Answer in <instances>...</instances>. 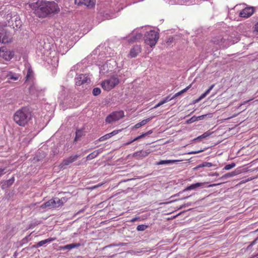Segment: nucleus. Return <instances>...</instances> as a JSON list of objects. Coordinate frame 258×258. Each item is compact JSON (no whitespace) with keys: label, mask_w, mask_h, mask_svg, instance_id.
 <instances>
[{"label":"nucleus","mask_w":258,"mask_h":258,"mask_svg":"<svg viewBox=\"0 0 258 258\" xmlns=\"http://www.w3.org/2000/svg\"><path fill=\"white\" fill-rule=\"evenodd\" d=\"M33 13L39 18H46L58 14L60 8L58 4L54 1L38 0L29 5Z\"/></svg>","instance_id":"f257e3e1"},{"label":"nucleus","mask_w":258,"mask_h":258,"mask_svg":"<svg viewBox=\"0 0 258 258\" xmlns=\"http://www.w3.org/2000/svg\"><path fill=\"white\" fill-rule=\"evenodd\" d=\"M32 118L31 112L27 107L17 110L13 115V120L19 126H25Z\"/></svg>","instance_id":"f03ea898"},{"label":"nucleus","mask_w":258,"mask_h":258,"mask_svg":"<svg viewBox=\"0 0 258 258\" xmlns=\"http://www.w3.org/2000/svg\"><path fill=\"white\" fill-rule=\"evenodd\" d=\"M159 38V34L154 30L147 31L144 37L145 43L151 47L154 46Z\"/></svg>","instance_id":"7ed1b4c3"},{"label":"nucleus","mask_w":258,"mask_h":258,"mask_svg":"<svg viewBox=\"0 0 258 258\" xmlns=\"http://www.w3.org/2000/svg\"><path fill=\"white\" fill-rule=\"evenodd\" d=\"M119 83V80L117 77H111L105 80L101 83L102 88L105 91H109Z\"/></svg>","instance_id":"20e7f679"},{"label":"nucleus","mask_w":258,"mask_h":258,"mask_svg":"<svg viewBox=\"0 0 258 258\" xmlns=\"http://www.w3.org/2000/svg\"><path fill=\"white\" fill-rule=\"evenodd\" d=\"M124 116V113L123 110L113 111L106 117L105 122L111 123L122 118Z\"/></svg>","instance_id":"39448f33"},{"label":"nucleus","mask_w":258,"mask_h":258,"mask_svg":"<svg viewBox=\"0 0 258 258\" xmlns=\"http://www.w3.org/2000/svg\"><path fill=\"white\" fill-rule=\"evenodd\" d=\"M14 52L10 50L6 47H1L0 48V57L3 58L6 60H10L14 56Z\"/></svg>","instance_id":"423d86ee"},{"label":"nucleus","mask_w":258,"mask_h":258,"mask_svg":"<svg viewBox=\"0 0 258 258\" xmlns=\"http://www.w3.org/2000/svg\"><path fill=\"white\" fill-rule=\"evenodd\" d=\"M79 156H80L78 155H72L69 157L63 159L60 163L59 167L60 168H64L66 166L69 165L70 164L76 161Z\"/></svg>","instance_id":"0eeeda50"},{"label":"nucleus","mask_w":258,"mask_h":258,"mask_svg":"<svg viewBox=\"0 0 258 258\" xmlns=\"http://www.w3.org/2000/svg\"><path fill=\"white\" fill-rule=\"evenodd\" d=\"M254 12V8L252 7H247L243 9L239 13V16L244 18L250 17Z\"/></svg>","instance_id":"6e6552de"},{"label":"nucleus","mask_w":258,"mask_h":258,"mask_svg":"<svg viewBox=\"0 0 258 258\" xmlns=\"http://www.w3.org/2000/svg\"><path fill=\"white\" fill-rule=\"evenodd\" d=\"M95 0H75V4L78 6L84 5L88 8L92 9L95 7Z\"/></svg>","instance_id":"1a4fd4ad"},{"label":"nucleus","mask_w":258,"mask_h":258,"mask_svg":"<svg viewBox=\"0 0 258 258\" xmlns=\"http://www.w3.org/2000/svg\"><path fill=\"white\" fill-rule=\"evenodd\" d=\"M75 81L77 86H81L85 83H89L90 79L86 75L80 74L76 78Z\"/></svg>","instance_id":"9d476101"},{"label":"nucleus","mask_w":258,"mask_h":258,"mask_svg":"<svg viewBox=\"0 0 258 258\" xmlns=\"http://www.w3.org/2000/svg\"><path fill=\"white\" fill-rule=\"evenodd\" d=\"M12 37L11 34L6 32H0V42L8 43L12 41Z\"/></svg>","instance_id":"9b49d317"},{"label":"nucleus","mask_w":258,"mask_h":258,"mask_svg":"<svg viewBox=\"0 0 258 258\" xmlns=\"http://www.w3.org/2000/svg\"><path fill=\"white\" fill-rule=\"evenodd\" d=\"M212 41L214 44L218 45L220 48H225L227 46L225 44L226 40L222 36H218L214 38Z\"/></svg>","instance_id":"f8f14e48"},{"label":"nucleus","mask_w":258,"mask_h":258,"mask_svg":"<svg viewBox=\"0 0 258 258\" xmlns=\"http://www.w3.org/2000/svg\"><path fill=\"white\" fill-rule=\"evenodd\" d=\"M150 153V151L149 150L146 151L141 150L134 153L133 155V157L135 158L136 159L140 160L148 156Z\"/></svg>","instance_id":"ddd939ff"},{"label":"nucleus","mask_w":258,"mask_h":258,"mask_svg":"<svg viewBox=\"0 0 258 258\" xmlns=\"http://www.w3.org/2000/svg\"><path fill=\"white\" fill-rule=\"evenodd\" d=\"M141 50L142 48L141 45H135L130 50V56L132 58L136 57L141 52Z\"/></svg>","instance_id":"4468645a"},{"label":"nucleus","mask_w":258,"mask_h":258,"mask_svg":"<svg viewBox=\"0 0 258 258\" xmlns=\"http://www.w3.org/2000/svg\"><path fill=\"white\" fill-rule=\"evenodd\" d=\"M42 209H45L48 207L51 208H56V206H55V200L54 199H52L49 200L48 201L42 204L41 207Z\"/></svg>","instance_id":"2eb2a0df"},{"label":"nucleus","mask_w":258,"mask_h":258,"mask_svg":"<svg viewBox=\"0 0 258 258\" xmlns=\"http://www.w3.org/2000/svg\"><path fill=\"white\" fill-rule=\"evenodd\" d=\"M55 239H56L55 237L48 238L46 239L41 240V241L38 242L36 245L34 246V247H36V248L39 247L43 245L44 244H45L48 242H51L55 240Z\"/></svg>","instance_id":"dca6fc26"},{"label":"nucleus","mask_w":258,"mask_h":258,"mask_svg":"<svg viewBox=\"0 0 258 258\" xmlns=\"http://www.w3.org/2000/svg\"><path fill=\"white\" fill-rule=\"evenodd\" d=\"M6 77L9 80L17 81L19 79L20 75L18 74L9 72L7 75Z\"/></svg>","instance_id":"f3484780"},{"label":"nucleus","mask_w":258,"mask_h":258,"mask_svg":"<svg viewBox=\"0 0 258 258\" xmlns=\"http://www.w3.org/2000/svg\"><path fill=\"white\" fill-rule=\"evenodd\" d=\"M215 85H211L209 88L203 94H202L198 99L195 100L194 101V103H197L198 102H199L200 100H201L202 99H203V98H204L210 92V91L212 90V89L214 88Z\"/></svg>","instance_id":"a211bd4d"},{"label":"nucleus","mask_w":258,"mask_h":258,"mask_svg":"<svg viewBox=\"0 0 258 258\" xmlns=\"http://www.w3.org/2000/svg\"><path fill=\"white\" fill-rule=\"evenodd\" d=\"M102 152L101 149L95 150L86 157L87 160H91L97 157Z\"/></svg>","instance_id":"6ab92c4d"},{"label":"nucleus","mask_w":258,"mask_h":258,"mask_svg":"<svg viewBox=\"0 0 258 258\" xmlns=\"http://www.w3.org/2000/svg\"><path fill=\"white\" fill-rule=\"evenodd\" d=\"M152 118V117H150V118H148L147 119L143 120L141 122H140L137 123L136 124H135L133 128L137 129V128H138L140 127L141 126H142L143 125H145L148 122H149L151 120Z\"/></svg>","instance_id":"aec40b11"},{"label":"nucleus","mask_w":258,"mask_h":258,"mask_svg":"<svg viewBox=\"0 0 258 258\" xmlns=\"http://www.w3.org/2000/svg\"><path fill=\"white\" fill-rule=\"evenodd\" d=\"M182 161V160H161L157 163V165H163L168 164L171 163H174Z\"/></svg>","instance_id":"412c9836"},{"label":"nucleus","mask_w":258,"mask_h":258,"mask_svg":"<svg viewBox=\"0 0 258 258\" xmlns=\"http://www.w3.org/2000/svg\"><path fill=\"white\" fill-rule=\"evenodd\" d=\"M81 246V244L80 243H71L69 244H67L65 246H64L62 247V249H68L71 250L73 248H74L75 247H78Z\"/></svg>","instance_id":"4be33fe9"},{"label":"nucleus","mask_w":258,"mask_h":258,"mask_svg":"<svg viewBox=\"0 0 258 258\" xmlns=\"http://www.w3.org/2000/svg\"><path fill=\"white\" fill-rule=\"evenodd\" d=\"M204 184V183L198 182L195 184H191L190 185L186 187V190H191L197 188L200 186H203Z\"/></svg>","instance_id":"5701e85b"},{"label":"nucleus","mask_w":258,"mask_h":258,"mask_svg":"<svg viewBox=\"0 0 258 258\" xmlns=\"http://www.w3.org/2000/svg\"><path fill=\"white\" fill-rule=\"evenodd\" d=\"M142 38V35L141 34H137L135 36H133L132 38L129 39L128 41L130 43L134 42L136 41H138L139 40L141 39Z\"/></svg>","instance_id":"b1692460"},{"label":"nucleus","mask_w":258,"mask_h":258,"mask_svg":"<svg viewBox=\"0 0 258 258\" xmlns=\"http://www.w3.org/2000/svg\"><path fill=\"white\" fill-rule=\"evenodd\" d=\"M212 166H213V164L212 163L205 162L203 163L202 164L198 165L196 168H199L204 167H211Z\"/></svg>","instance_id":"393cba45"},{"label":"nucleus","mask_w":258,"mask_h":258,"mask_svg":"<svg viewBox=\"0 0 258 258\" xmlns=\"http://www.w3.org/2000/svg\"><path fill=\"white\" fill-rule=\"evenodd\" d=\"M235 175H236V173L235 172H231L227 173L224 174V175H223L221 177V178L222 179H226V178H229L231 177H233V176H235Z\"/></svg>","instance_id":"a878e982"},{"label":"nucleus","mask_w":258,"mask_h":258,"mask_svg":"<svg viewBox=\"0 0 258 258\" xmlns=\"http://www.w3.org/2000/svg\"><path fill=\"white\" fill-rule=\"evenodd\" d=\"M83 136V131L82 130H77L76 132V137L75 141L78 140Z\"/></svg>","instance_id":"bb28decb"},{"label":"nucleus","mask_w":258,"mask_h":258,"mask_svg":"<svg viewBox=\"0 0 258 258\" xmlns=\"http://www.w3.org/2000/svg\"><path fill=\"white\" fill-rule=\"evenodd\" d=\"M92 93L94 96H97L101 93V89L99 88H95L93 89Z\"/></svg>","instance_id":"cd10ccee"},{"label":"nucleus","mask_w":258,"mask_h":258,"mask_svg":"<svg viewBox=\"0 0 258 258\" xmlns=\"http://www.w3.org/2000/svg\"><path fill=\"white\" fill-rule=\"evenodd\" d=\"M148 227V226L145 225H139L137 227V230L138 231H144Z\"/></svg>","instance_id":"c85d7f7f"},{"label":"nucleus","mask_w":258,"mask_h":258,"mask_svg":"<svg viewBox=\"0 0 258 258\" xmlns=\"http://www.w3.org/2000/svg\"><path fill=\"white\" fill-rule=\"evenodd\" d=\"M110 138H111V137H110V135H109V134H106L104 136L100 137L99 139V141L100 142H102V141L106 140Z\"/></svg>","instance_id":"c756f323"},{"label":"nucleus","mask_w":258,"mask_h":258,"mask_svg":"<svg viewBox=\"0 0 258 258\" xmlns=\"http://www.w3.org/2000/svg\"><path fill=\"white\" fill-rule=\"evenodd\" d=\"M211 134V133L209 132H206L205 133H204L203 135H202L201 136H199L198 138H197V139H204V138H205L206 137H208V136H209Z\"/></svg>","instance_id":"7c9ffc66"},{"label":"nucleus","mask_w":258,"mask_h":258,"mask_svg":"<svg viewBox=\"0 0 258 258\" xmlns=\"http://www.w3.org/2000/svg\"><path fill=\"white\" fill-rule=\"evenodd\" d=\"M235 166V163H232L231 164L226 165L224 167V169H225L226 170H230L231 168L234 167Z\"/></svg>","instance_id":"2f4dec72"},{"label":"nucleus","mask_w":258,"mask_h":258,"mask_svg":"<svg viewBox=\"0 0 258 258\" xmlns=\"http://www.w3.org/2000/svg\"><path fill=\"white\" fill-rule=\"evenodd\" d=\"M33 71L31 69H29L27 71V76H26V80H28L32 76Z\"/></svg>","instance_id":"473e14b6"},{"label":"nucleus","mask_w":258,"mask_h":258,"mask_svg":"<svg viewBox=\"0 0 258 258\" xmlns=\"http://www.w3.org/2000/svg\"><path fill=\"white\" fill-rule=\"evenodd\" d=\"M122 130L123 129L114 130V131H112V132H111L110 133H109V134L110 135V137H112L113 136H115V135H117L119 133L121 132L122 131Z\"/></svg>","instance_id":"72a5a7b5"},{"label":"nucleus","mask_w":258,"mask_h":258,"mask_svg":"<svg viewBox=\"0 0 258 258\" xmlns=\"http://www.w3.org/2000/svg\"><path fill=\"white\" fill-rule=\"evenodd\" d=\"M185 92V90H183L182 89V90H181L180 91L176 93V94H175L172 97V98H175L180 95H181L182 94L184 93Z\"/></svg>","instance_id":"f704fd0d"},{"label":"nucleus","mask_w":258,"mask_h":258,"mask_svg":"<svg viewBox=\"0 0 258 258\" xmlns=\"http://www.w3.org/2000/svg\"><path fill=\"white\" fill-rule=\"evenodd\" d=\"M173 99L174 98H172V97L171 98H170V96H168L166 97H165L164 99H163L162 101L163 102V103L164 104V103L167 102L168 101H170Z\"/></svg>","instance_id":"c9c22d12"},{"label":"nucleus","mask_w":258,"mask_h":258,"mask_svg":"<svg viewBox=\"0 0 258 258\" xmlns=\"http://www.w3.org/2000/svg\"><path fill=\"white\" fill-rule=\"evenodd\" d=\"M55 200V205L56 204H58V205L56 206L57 207H59L60 205H62L63 204V203L61 202V201L58 198H55L54 199Z\"/></svg>","instance_id":"e433bc0d"},{"label":"nucleus","mask_w":258,"mask_h":258,"mask_svg":"<svg viewBox=\"0 0 258 258\" xmlns=\"http://www.w3.org/2000/svg\"><path fill=\"white\" fill-rule=\"evenodd\" d=\"M147 135V133H145V134H143L142 135L136 137V138H135L134 139V141H137L138 140L140 139H141L143 137H144L145 136H146Z\"/></svg>","instance_id":"4c0bfd02"},{"label":"nucleus","mask_w":258,"mask_h":258,"mask_svg":"<svg viewBox=\"0 0 258 258\" xmlns=\"http://www.w3.org/2000/svg\"><path fill=\"white\" fill-rule=\"evenodd\" d=\"M197 121V118H196V116H192L190 118L188 121V123H191Z\"/></svg>","instance_id":"58836bf2"},{"label":"nucleus","mask_w":258,"mask_h":258,"mask_svg":"<svg viewBox=\"0 0 258 258\" xmlns=\"http://www.w3.org/2000/svg\"><path fill=\"white\" fill-rule=\"evenodd\" d=\"M164 104L163 102H162V101H160L157 104H156L154 107V108H158V107L160 106L161 105Z\"/></svg>","instance_id":"ea45409f"},{"label":"nucleus","mask_w":258,"mask_h":258,"mask_svg":"<svg viewBox=\"0 0 258 258\" xmlns=\"http://www.w3.org/2000/svg\"><path fill=\"white\" fill-rule=\"evenodd\" d=\"M206 116V115H203L197 117L196 116V118H197V120H199L204 119Z\"/></svg>","instance_id":"a19ab883"},{"label":"nucleus","mask_w":258,"mask_h":258,"mask_svg":"<svg viewBox=\"0 0 258 258\" xmlns=\"http://www.w3.org/2000/svg\"><path fill=\"white\" fill-rule=\"evenodd\" d=\"M257 239H258V237H257L253 241L251 242L250 243V246H252L253 245L255 244L256 243V241H257Z\"/></svg>","instance_id":"79ce46f5"},{"label":"nucleus","mask_w":258,"mask_h":258,"mask_svg":"<svg viewBox=\"0 0 258 258\" xmlns=\"http://www.w3.org/2000/svg\"><path fill=\"white\" fill-rule=\"evenodd\" d=\"M14 181V178L12 177L11 179L7 181L8 184H12Z\"/></svg>","instance_id":"37998d69"},{"label":"nucleus","mask_w":258,"mask_h":258,"mask_svg":"<svg viewBox=\"0 0 258 258\" xmlns=\"http://www.w3.org/2000/svg\"><path fill=\"white\" fill-rule=\"evenodd\" d=\"M5 170V168H0V177L6 173Z\"/></svg>","instance_id":"c03bdc74"},{"label":"nucleus","mask_w":258,"mask_h":258,"mask_svg":"<svg viewBox=\"0 0 258 258\" xmlns=\"http://www.w3.org/2000/svg\"><path fill=\"white\" fill-rule=\"evenodd\" d=\"M191 84H190L189 85L187 86L185 88H184L183 90H185V92H186L189 89H190L191 88Z\"/></svg>","instance_id":"a18cd8bd"},{"label":"nucleus","mask_w":258,"mask_h":258,"mask_svg":"<svg viewBox=\"0 0 258 258\" xmlns=\"http://www.w3.org/2000/svg\"><path fill=\"white\" fill-rule=\"evenodd\" d=\"M254 30L258 32V22L255 25Z\"/></svg>","instance_id":"49530a36"},{"label":"nucleus","mask_w":258,"mask_h":258,"mask_svg":"<svg viewBox=\"0 0 258 258\" xmlns=\"http://www.w3.org/2000/svg\"><path fill=\"white\" fill-rule=\"evenodd\" d=\"M135 141H134V140H133L132 141H131L130 142H128L127 143H126L125 144H124L125 145H128L130 144H131V143H132L133 142H135Z\"/></svg>","instance_id":"de8ad7c7"},{"label":"nucleus","mask_w":258,"mask_h":258,"mask_svg":"<svg viewBox=\"0 0 258 258\" xmlns=\"http://www.w3.org/2000/svg\"><path fill=\"white\" fill-rule=\"evenodd\" d=\"M220 184V183H217V184H211L209 186V187H213V186H216V185H219Z\"/></svg>","instance_id":"09e8293b"},{"label":"nucleus","mask_w":258,"mask_h":258,"mask_svg":"<svg viewBox=\"0 0 258 258\" xmlns=\"http://www.w3.org/2000/svg\"><path fill=\"white\" fill-rule=\"evenodd\" d=\"M252 100V99H249V100H247V101H245L243 102V104H245L246 103H248V102H249L250 101H251V100Z\"/></svg>","instance_id":"8fccbe9b"},{"label":"nucleus","mask_w":258,"mask_h":258,"mask_svg":"<svg viewBox=\"0 0 258 258\" xmlns=\"http://www.w3.org/2000/svg\"><path fill=\"white\" fill-rule=\"evenodd\" d=\"M102 184H98V185H97L94 186L93 188H95L98 187H99L100 186H101Z\"/></svg>","instance_id":"3c124183"},{"label":"nucleus","mask_w":258,"mask_h":258,"mask_svg":"<svg viewBox=\"0 0 258 258\" xmlns=\"http://www.w3.org/2000/svg\"><path fill=\"white\" fill-rule=\"evenodd\" d=\"M137 220V218H133L131 220V222H135L136 221V220Z\"/></svg>","instance_id":"603ef678"},{"label":"nucleus","mask_w":258,"mask_h":258,"mask_svg":"<svg viewBox=\"0 0 258 258\" xmlns=\"http://www.w3.org/2000/svg\"><path fill=\"white\" fill-rule=\"evenodd\" d=\"M212 175L213 176H218L219 175V173H217V172H215L214 174H213Z\"/></svg>","instance_id":"864d4df0"},{"label":"nucleus","mask_w":258,"mask_h":258,"mask_svg":"<svg viewBox=\"0 0 258 258\" xmlns=\"http://www.w3.org/2000/svg\"><path fill=\"white\" fill-rule=\"evenodd\" d=\"M252 246H250V244L247 247L246 249H249Z\"/></svg>","instance_id":"5fc2aeb1"},{"label":"nucleus","mask_w":258,"mask_h":258,"mask_svg":"<svg viewBox=\"0 0 258 258\" xmlns=\"http://www.w3.org/2000/svg\"><path fill=\"white\" fill-rule=\"evenodd\" d=\"M254 178H251V177L250 179H248V180H247V181L251 180H252V179H254Z\"/></svg>","instance_id":"6e6d98bb"},{"label":"nucleus","mask_w":258,"mask_h":258,"mask_svg":"<svg viewBox=\"0 0 258 258\" xmlns=\"http://www.w3.org/2000/svg\"><path fill=\"white\" fill-rule=\"evenodd\" d=\"M152 133V132L150 131H149V132L148 133H147V134H150V133Z\"/></svg>","instance_id":"4d7b16f0"},{"label":"nucleus","mask_w":258,"mask_h":258,"mask_svg":"<svg viewBox=\"0 0 258 258\" xmlns=\"http://www.w3.org/2000/svg\"><path fill=\"white\" fill-rule=\"evenodd\" d=\"M256 255H257V256H258V253H257Z\"/></svg>","instance_id":"13d9d810"}]
</instances>
